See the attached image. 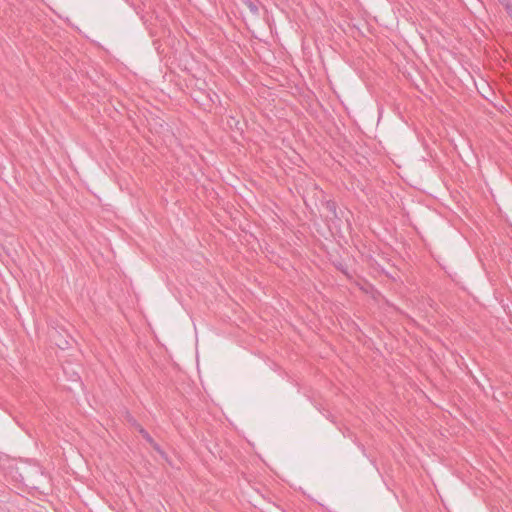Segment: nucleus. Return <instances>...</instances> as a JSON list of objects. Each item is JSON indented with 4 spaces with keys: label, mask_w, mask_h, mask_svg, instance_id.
I'll use <instances>...</instances> for the list:
<instances>
[{
    "label": "nucleus",
    "mask_w": 512,
    "mask_h": 512,
    "mask_svg": "<svg viewBox=\"0 0 512 512\" xmlns=\"http://www.w3.org/2000/svg\"><path fill=\"white\" fill-rule=\"evenodd\" d=\"M129 421L132 423L133 426L136 427V429L139 431V433L142 435V437L150 444L153 443V438L150 436V434L141 426L139 425L135 419L130 418Z\"/></svg>",
    "instance_id": "1"
},
{
    "label": "nucleus",
    "mask_w": 512,
    "mask_h": 512,
    "mask_svg": "<svg viewBox=\"0 0 512 512\" xmlns=\"http://www.w3.org/2000/svg\"><path fill=\"white\" fill-rule=\"evenodd\" d=\"M247 6L249 7L251 12H253V13H257L258 12V6H257L255 0H249L247 2Z\"/></svg>",
    "instance_id": "2"
},
{
    "label": "nucleus",
    "mask_w": 512,
    "mask_h": 512,
    "mask_svg": "<svg viewBox=\"0 0 512 512\" xmlns=\"http://www.w3.org/2000/svg\"><path fill=\"white\" fill-rule=\"evenodd\" d=\"M150 445L153 447L154 450H156L158 453L163 454V451L161 450L160 446L153 440V443H150Z\"/></svg>",
    "instance_id": "3"
},
{
    "label": "nucleus",
    "mask_w": 512,
    "mask_h": 512,
    "mask_svg": "<svg viewBox=\"0 0 512 512\" xmlns=\"http://www.w3.org/2000/svg\"><path fill=\"white\" fill-rule=\"evenodd\" d=\"M56 345H57L58 347H60L61 349H64V348H66V347H67V345H68V341H64V342H61V343L56 342Z\"/></svg>",
    "instance_id": "4"
},
{
    "label": "nucleus",
    "mask_w": 512,
    "mask_h": 512,
    "mask_svg": "<svg viewBox=\"0 0 512 512\" xmlns=\"http://www.w3.org/2000/svg\"><path fill=\"white\" fill-rule=\"evenodd\" d=\"M507 10H508V11H509V13L511 14V13H512V6L507 5Z\"/></svg>",
    "instance_id": "5"
}]
</instances>
